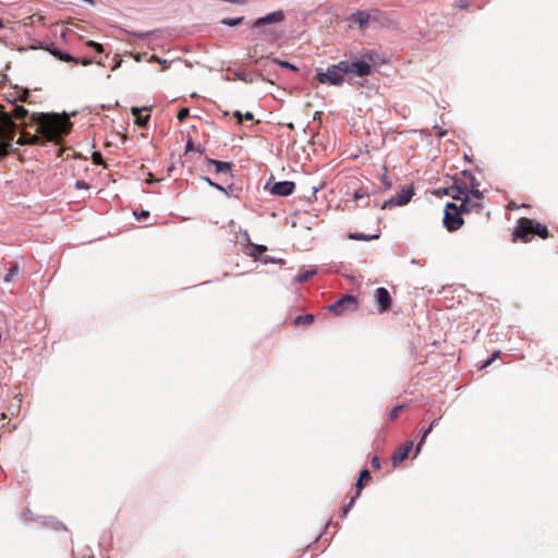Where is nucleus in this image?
<instances>
[{
  "instance_id": "obj_3",
  "label": "nucleus",
  "mask_w": 558,
  "mask_h": 558,
  "mask_svg": "<svg viewBox=\"0 0 558 558\" xmlns=\"http://www.w3.org/2000/svg\"><path fill=\"white\" fill-rule=\"evenodd\" d=\"M13 106L12 111H0V129L5 137L13 140L17 130V124L14 120H23L28 116V110L23 106L16 105V98L10 100Z\"/></svg>"
},
{
  "instance_id": "obj_4",
  "label": "nucleus",
  "mask_w": 558,
  "mask_h": 558,
  "mask_svg": "<svg viewBox=\"0 0 558 558\" xmlns=\"http://www.w3.org/2000/svg\"><path fill=\"white\" fill-rule=\"evenodd\" d=\"M286 19L282 10H278L257 19L251 25V32L256 35L269 36L275 33V27Z\"/></svg>"
},
{
  "instance_id": "obj_54",
  "label": "nucleus",
  "mask_w": 558,
  "mask_h": 558,
  "mask_svg": "<svg viewBox=\"0 0 558 558\" xmlns=\"http://www.w3.org/2000/svg\"><path fill=\"white\" fill-rule=\"evenodd\" d=\"M3 40L0 38V43H2Z\"/></svg>"
},
{
  "instance_id": "obj_42",
  "label": "nucleus",
  "mask_w": 558,
  "mask_h": 558,
  "mask_svg": "<svg viewBox=\"0 0 558 558\" xmlns=\"http://www.w3.org/2000/svg\"><path fill=\"white\" fill-rule=\"evenodd\" d=\"M371 464H372L373 469H375V470L380 469L379 458L377 456L373 457Z\"/></svg>"
},
{
  "instance_id": "obj_37",
  "label": "nucleus",
  "mask_w": 558,
  "mask_h": 558,
  "mask_svg": "<svg viewBox=\"0 0 558 558\" xmlns=\"http://www.w3.org/2000/svg\"><path fill=\"white\" fill-rule=\"evenodd\" d=\"M28 96H29V90L28 89H24L22 92V94L16 98V101L20 100L22 102H26L27 99H28Z\"/></svg>"
},
{
  "instance_id": "obj_10",
  "label": "nucleus",
  "mask_w": 558,
  "mask_h": 558,
  "mask_svg": "<svg viewBox=\"0 0 558 558\" xmlns=\"http://www.w3.org/2000/svg\"><path fill=\"white\" fill-rule=\"evenodd\" d=\"M374 298L379 313H385L390 310L392 300L386 288H377L374 292Z\"/></svg>"
},
{
  "instance_id": "obj_49",
  "label": "nucleus",
  "mask_w": 558,
  "mask_h": 558,
  "mask_svg": "<svg viewBox=\"0 0 558 558\" xmlns=\"http://www.w3.org/2000/svg\"><path fill=\"white\" fill-rule=\"evenodd\" d=\"M246 121H254L253 114L248 111H246Z\"/></svg>"
},
{
  "instance_id": "obj_52",
  "label": "nucleus",
  "mask_w": 558,
  "mask_h": 558,
  "mask_svg": "<svg viewBox=\"0 0 558 558\" xmlns=\"http://www.w3.org/2000/svg\"><path fill=\"white\" fill-rule=\"evenodd\" d=\"M4 27V23L2 21V19H0V28H3Z\"/></svg>"
},
{
  "instance_id": "obj_21",
  "label": "nucleus",
  "mask_w": 558,
  "mask_h": 558,
  "mask_svg": "<svg viewBox=\"0 0 558 558\" xmlns=\"http://www.w3.org/2000/svg\"><path fill=\"white\" fill-rule=\"evenodd\" d=\"M314 319L312 314L299 315L293 319V326H310L314 323Z\"/></svg>"
},
{
  "instance_id": "obj_39",
  "label": "nucleus",
  "mask_w": 558,
  "mask_h": 558,
  "mask_svg": "<svg viewBox=\"0 0 558 558\" xmlns=\"http://www.w3.org/2000/svg\"><path fill=\"white\" fill-rule=\"evenodd\" d=\"M312 275H313V272H308V271L303 272V274H300V275L298 276V280H299L300 282H304V281L308 280V279L311 278V276H312Z\"/></svg>"
},
{
  "instance_id": "obj_46",
  "label": "nucleus",
  "mask_w": 558,
  "mask_h": 558,
  "mask_svg": "<svg viewBox=\"0 0 558 558\" xmlns=\"http://www.w3.org/2000/svg\"><path fill=\"white\" fill-rule=\"evenodd\" d=\"M458 7H459L460 9L465 10V9H468V8H469V3H468V1H466V0H460V1H459Z\"/></svg>"
},
{
  "instance_id": "obj_7",
  "label": "nucleus",
  "mask_w": 558,
  "mask_h": 558,
  "mask_svg": "<svg viewBox=\"0 0 558 558\" xmlns=\"http://www.w3.org/2000/svg\"><path fill=\"white\" fill-rule=\"evenodd\" d=\"M463 211L454 203H448L445 208L442 223L444 227L449 231L453 232L459 230L464 220L462 218Z\"/></svg>"
},
{
  "instance_id": "obj_41",
  "label": "nucleus",
  "mask_w": 558,
  "mask_h": 558,
  "mask_svg": "<svg viewBox=\"0 0 558 558\" xmlns=\"http://www.w3.org/2000/svg\"><path fill=\"white\" fill-rule=\"evenodd\" d=\"M498 356H499V351L495 352L493 354V356L483 364L482 368L489 366Z\"/></svg>"
},
{
  "instance_id": "obj_2",
  "label": "nucleus",
  "mask_w": 558,
  "mask_h": 558,
  "mask_svg": "<svg viewBox=\"0 0 558 558\" xmlns=\"http://www.w3.org/2000/svg\"><path fill=\"white\" fill-rule=\"evenodd\" d=\"M513 241L529 242L533 235H538L542 239L549 236L548 229L545 225L536 222L530 218H520L517 228L513 231Z\"/></svg>"
},
{
  "instance_id": "obj_1",
  "label": "nucleus",
  "mask_w": 558,
  "mask_h": 558,
  "mask_svg": "<svg viewBox=\"0 0 558 558\" xmlns=\"http://www.w3.org/2000/svg\"><path fill=\"white\" fill-rule=\"evenodd\" d=\"M32 121L37 126L36 134L23 133L17 141L21 145H43L45 142L59 144L69 134L71 122L64 113H33Z\"/></svg>"
},
{
  "instance_id": "obj_14",
  "label": "nucleus",
  "mask_w": 558,
  "mask_h": 558,
  "mask_svg": "<svg viewBox=\"0 0 558 558\" xmlns=\"http://www.w3.org/2000/svg\"><path fill=\"white\" fill-rule=\"evenodd\" d=\"M295 184L292 181L277 182L271 186V194L279 196H289L293 193Z\"/></svg>"
},
{
  "instance_id": "obj_35",
  "label": "nucleus",
  "mask_w": 558,
  "mask_h": 558,
  "mask_svg": "<svg viewBox=\"0 0 558 558\" xmlns=\"http://www.w3.org/2000/svg\"><path fill=\"white\" fill-rule=\"evenodd\" d=\"M470 193H471L472 197L475 198V201H478V202L482 201L483 193L478 190V187L477 189H472L470 191Z\"/></svg>"
},
{
  "instance_id": "obj_31",
  "label": "nucleus",
  "mask_w": 558,
  "mask_h": 558,
  "mask_svg": "<svg viewBox=\"0 0 558 558\" xmlns=\"http://www.w3.org/2000/svg\"><path fill=\"white\" fill-rule=\"evenodd\" d=\"M274 62L277 63L278 65H280L281 68L291 70L294 72L299 71V69L294 64L289 63L288 61H281L279 59H274Z\"/></svg>"
},
{
  "instance_id": "obj_29",
  "label": "nucleus",
  "mask_w": 558,
  "mask_h": 558,
  "mask_svg": "<svg viewBox=\"0 0 558 558\" xmlns=\"http://www.w3.org/2000/svg\"><path fill=\"white\" fill-rule=\"evenodd\" d=\"M462 175L470 180L471 190L472 189H477L480 186V183L477 182V180L475 179V177L472 173H470L468 171H463Z\"/></svg>"
},
{
  "instance_id": "obj_44",
  "label": "nucleus",
  "mask_w": 558,
  "mask_h": 558,
  "mask_svg": "<svg viewBox=\"0 0 558 558\" xmlns=\"http://www.w3.org/2000/svg\"><path fill=\"white\" fill-rule=\"evenodd\" d=\"M93 63V59H89V58H83V59H80V62L77 64H82V65H89Z\"/></svg>"
},
{
  "instance_id": "obj_8",
  "label": "nucleus",
  "mask_w": 558,
  "mask_h": 558,
  "mask_svg": "<svg viewBox=\"0 0 558 558\" xmlns=\"http://www.w3.org/2000/svg\"><path fill=\"white\" fill-rule=\"evenodd\" d=\"M356 308L357 300L351 294L343 295L340 300L328 306L329 312H332L337 315H340L348 310L354 311Z\"/></svg>"
},
{
  "instance_id": "obj_19",
  "label": "nucleus",
  "mask_w": 558,
  "mask_h": 558,
  "mask_svg": "<svg viewBox=\"0 0 558 558\" xmlns=\"http://www.w3.org/2000/svg\"><path fill=\"white\" fill-rule=\"evenodd\" d=\"M143 110H148V108L145 107V108H143ZM131 112L136 118L135 119V123L137 125H140L142 128H146L147 126L148 120L150 118L149 114H147L145 117L141 116L142 108H138V107H132Z\"/></svg>"
},
{
  "instance_id": "obj_28",
  "label": "nucleus",
  "mask_w": 558,
  "mask_h": 558,
  "mask_svg": "<svg viewBox=\"0 0 558 558\" xmlns=\"http://www.w3.org/2000/svg\"><path fill=\"white\" fill-rule=\"evenodd\" d=\"M404 408H405V405H404V404H400V405L395 407V408L390 411V413H389V420H390V421H395L396 418H398V417H399V415H400V413H401V411H402Z\"/></svg>"
},
{
  "instance_id": "obj_6",
  "label": "nucleus",
  "mask_w": 558,
  "mask_h": 558,
  "mask_svg": "<svg viewBox=\"0 0 558 558\" xmlns=\"http://www.w3.org/2000/svg\"><path fill=\"white\" fill-rule=\"evenodd\" d=\"M267 251V246L252 243L248 236L246 235V255L252 257L254 263H260L263 265L279 264L281 266L286 264V260L282 258H275L268 256L266 254Z\"/></svg>"
},
{
  "instance_id": "obj_17",
  "label": "nucleus",
  "mask_w": 558,
  "mask_h": 558,
  "mask_svg": "<svg viewBox=\"0 0 558 558\" xmlns=\"http://www.w3.org/2000/svg\"><path fill=\"white\" fill-rule=\"evenodd\" d=\"M207 163L213 166L217 174H229L232 169V163L227 161H220L211 158H206Z\"/></svg>"
},
{
  "instance_id": "obj_16",
  "label": "nucleus",
  "mask_w": 558,
  "mask_h": 558,
  "mask_svg": "<svg viewBox=\"0 0 558 558\" xmlns=\"http://www.w3.org/2000/svg\"><path fill=\"white\" fill-rule=\"evenodd\" d=\"M444 193L450 195L454 199H460L462 202L464 196L469 195L468 186L459 184L458 181H456V184L452 185L451 187L446 189Z\"/></svg>"
},
{
  "instance_id": "obj_15",
  "label": "nucleus",
  "mask_w": 558,
  "mask_h": 558,
  "mask_svg": "<svg viewBox=\"0 0 558 558\" xmlns=\"http://www.w3.org/2000/svg\"><path fill=\"white\" fill-rule=\"evenodd\" d=\"M463 213H480L483 210V204L472 199L470 195H465L463 202L459 206Z\"/></svg>"
},
{
  "instance_id": "obj_26",
  "label": "nucleus",
  "mask_w": 558,
  "mask_h": 558,
  "mask_svg": "<svg viewBox=\"0 0 558 558\" xmlns=\"http://www.w3.org/2000/svg\"><path fill=\"white\" fill-rule=\"evenodd\" d=\"M378 238H379L378 234L372 235V236L365 235L363 233H351V234H349V239H351V240L368 241V240L378 239Z\"/></svg>"
},
{
  "instance_id": "obj_51",
  "label": "nucleus",
  "mask_w": 558,
  "mask_h": 558,
  "mask_svg": "<svg viewBox=\"0 0 558 558\" xmlns=\"http://www.w3.org/2000/svg\"><path fill=\"white\" fill-rule=\"evenodd\" d=\"M238 77L242 81H244V73H238Z\"/></svg>"
},
{
  "instance_id": "obj_36",
  "label": "nucleus",
  "mask_w": 558,
  "mask_h": 558,
  "mask_svg": "<svg viewBox=\"0 0 558 558\" xmlns=\"http://www.w3.org/2000/svg\"><path fill=\"white\" fill-rule=\"evenodd\" d=\"M131 35L137 37V38H146L147 36L151 35L153 32H130Z\"/></svg>"
},
{
  "instance_id": "obj_22",
  "label": "nucleus",
  "mask_w": 558,
  "mask_h": 558,
  "mask_svg": "<svg viewBox=\"0 0 558 558\" xmlns=\"http://www.w3.org/2000/svg\"><path fill=\"white\" fill-rule=\"evenodd\" d=\"M438 421H439V418H435V420L430 423V425H429L426 429H424V430H423V433H422V437H421V439H420V441H418V444H417V446H416L415 453H418V452H420V450H421V448H422L423 444L425 442V440H426V438H427L428 434H429V433L433 430V428L438 424Z\"/></svg>"
},
{
  "instance_id": "obj_18",
  "label": "nucleus",
  "mask_w": 558,
  "mask_h": 558,
  "mask_svg": "<svg viewBox=\"0 0 558 558\" xmlns=\"http://www.w3.org/2000/svg\"><path fill=\"white\" fill-rule=\"evenodd\" d=\"M349 20L353 23H356L361 29H365L371 20V14L366 11H357L353 13Z\"/></svg>"
},
{
  "instance_id": "obj_32",
  "label": "nucleus",
  "mask_w": 558,
  "mask_h": 558,
  "mask_svg": "<svg viewBox=\"0 0 558 558\" xmlns=\"http://www.w3.org/2000/svg\"><path fill=\"white\" fill-rule=\"evenodd\" d=\"M60 60L63 62H74V63L80 62V58L73 57L72 54L64 52V51L60 54Z\"/></svg>"
},
{
  "instance_id": "obj_24",
  "label": "nucleus",
  "mask_w": 558,
  "mask_h": 558,
  "mask_svg": "<svg viewBox=\"0 0 558 558\" xmlns=\"http://www.w3.org/2000/svg\"><path fill=\"white\" fill-rule=\"evenodd\" d=\"M39 47L41 49H46L47 51H49L53 57L58 58L59 60H60V54L63 52L59 48L54 47L53 44L46 45V44L40 43Z\"/></svg>"
},
{
  "instance_id": "obj_47",
  "label": "nucleus",
  "mask_w": 558,
  "mask_h": 558,
  "mask_svg": "<svg viewBox=\"0 0 558 558\" xmlns=\"http://www.w3.org/2000/svg\"><path fill=\"white\" fill-rule=\"evenodd\" d=\"M148 216H149V211L142 210L141 214L137 216V218L141 219V218H146Z\"/></svg>"
},
{
  "instance_id": "obj_20",
  "label": "nucleus",
  "mask_w": 558,
  "mask_h": 558,
  "mask_svg": "<svg viewBox=\"0 0 558 558\" xmlns=\"http://www.w3.org/2000/svg\"><path fill=\"white\" fill-rule=\"evenodd\" d=\"M21 272V267L19 265V263H13L9 269H8V272L5 274L4 278H3V281L5 283H10L12 282Z\"/></svg>"
},
{
  "instance_id": "obj_11",
  "label": "nucleus",
  "mask_w": 558,
  "mask_h": 558,
  "mask_svg": "<svg viewBox=\"0 0 558 558\" xmlns=\"http://www.w3.org/2000/svg\"><path fill=\"white\" fill-rule=\"evenodd\" d=\"M413 448V441L407 440L404 444L399 446L391 456V462L393 466H398L402 463L408 457L410 451Z\"/></svg>"
},
{
  "instance_id": "obj_45",
  "label": "nucleus",
  "mask_w": 558,
  "mask_h": 558,
  "mask_svg": "<svg viewBox=\"0 0 558 558\" xmlns=\"http://www.w3.org/2000/svg\"><path fill=\"white\" fill-rule=\"evenodd\" d=\"M234 117L238 119V123H240V124H241V123H243V121H244V116H243V113H242L241 111H239V110H238V111H235V112H234Z\"/></svg>"
},
{
  "instance_id": "obj_33",
  "label": "nucleus",
  "mask_w": 558,
  "mask_h": 558,
  "mask_svg": "<svg viewBox=\"0 0 558 558\" xmlns=\"http://www.w3.org/2000/svg\"><path fill=\"white\" fill-rule=\"evenodd\" d=\"M202 179L207 182L210 186L215 187L216 190L218 191H221L223 193H228L227 192V189H225V186H222L221 184L217 183V182H214L211 181L209 178L207 177H202Z\"/></svg>"
},
{
  "instance_id": "obj_23",
  "label": "nucleus",
  "mask_w": 558,
  "mask_h": 558,
  "mask_svg": "<svg viewBox=\"0 0 558 558\" xmlns=\"http://www.w3.org/2000/svg\"><path fill=\"white\" fill-rule=\"evenodd\" d=\"M413 192L411 190H402L396 197L397 205H405L410 202Z\"/></svg>"
},
{
  "instance_id": "obj_53",
  "label": "nucleus",
  "mask_w": 558,
  "mask_h": 558,
  "mask_svg": "<svg viewBox=\"0 0 558 558\" xmlns=\"http://www.w3.org/2000/svg\"><path fill=\"white\" fill-rule=\"evenodd\" d=\"M14 98H17L16 96H10V98H8V100H13Z\"/></svg>"
},
{
  "instance_id": "obj_25",
  "label": "nucleus",
  "mask_w": 558,
  "mask_h": 558,
  "mask_svg": "<svg viewBox=\"0 0 558 558\" xmlns=\"http://www.w3.org/2000/svg\"><path fill=\"white\" fill-rule=\"evenodd\" d=\"M244 20V16H239L235 19L226 17L221 20V24L227 26H236L240 25Z\"/></svg>"
},
{
  "instance_id": "obj_38",
  "label": "nucleus",
  "mask_w": 558,
  "mask_h": 558,
  "mask_svg": "<svg viewBox=\"0 0 558 558\" xmlns=\"http://www.w3.org/2000/svg\"><path fill=\"white\" fill-rule=\"evenodd\" d=\"M87 45H88V47H90L92 49H94L97 52H101L102 51V46L100 44H98V43L89 41Z\"/></svg>"
},
{
  "instance_id": "obj_34",
  "label": "nucleus",
  "mask_w": 558,
  "mask_h": 558,
  "mask_svg": "<svg viewBox=\"0 0 558 558\" xmlns=\"http://www.w3.org/2000/svg\"><path fill=\"white\" fill-rule=\"evenodd\" d=\"M190 114V109L189 108H182L180 109V111L178 112L177 114V118L180 122L184 121Z\"/></svg>"
},
{
  "instance_id": "obj_5",
  "label": "nucleus",
  "mask_w": 558,
  "mask_h": 558,
  "mask_svg": "<svg viewBox=\"0 0 558 558\" xmlns=\"http://www.w3.org/2000/svg\"><path fill=\"white\" fill-rule=\"evenodd\" d=\"M345 71H348V68L345 64H343L342 61H340L337 64L330 65L327 71H323L322 69H317L316 72V80L320 84H328V85H335L340 86L344 82V75Z\"/></svg>"
},
{
  "instance_id": "obj_48",
  "label": "nucleus",
  "mask_w": 558,
  "mask_h": 558,
  "mask_svg": "<svg viewBox=\"0 0 558 558\" xmlns=\"http://www.w3.org/2000/svg\"><path fill=\"white\" fill-rule=\"evenodd\" d=\"M226 189H227V192H228L226 194L227 195H231L233 190H234V185L233 184H229Z\"/></svg>"
},
{
  "instance_id": "obj_40",
  "label": "nucleus",
  "mask_w": 558,
  "mask_h": 558,
  "mask_svg": "<svg viewBox=\"0 0 558 558\" xmlns=\"http://www.w3.org/2000/svg\"><path fill=\"white\" fill-rule=\"evenodd\" d=\"M75 187L77 190H87V189H89V184L84 182V181H80L78 180V181L75 182Z\"/></svg>"
},
{
  "instance_id": "obj_13",
  "label": "nucleus",
  "mask_w": 558,
  "mask_h": 558,
  "mask_svg": "<svg viewBox=\"0 0 558 558\" xmlns=\"http://www.w3.org/2000/svg\"><path fill=\"white\" fill-rule=\"evenodd\" d=\"M371 480V473L367 469H364L360 472V476H359V480L355 484V488H356V493L355 495L351 498L350 502L348 504V506H345L343 508V517H345L350 510V508L353 506V504L355 502V500L360 497L361 495V492L363 489V482L364 481H369Z\"/></svg>"
},
{
  "instance_id": "obj_27",
  "label": "nucleus",
  "mask_w": 558,
  "mask_h": 558,
  "mask_svg": "<svg viewBox=\"0 0 558 558\" xmlns=\"http://www.w3.org/2000/svg\"><path fill=\"white\" fill-rule=\"evenodd\" d=\"M368 197H369V194H368L367 190H365L364 187L356 190L353 194L354 201L368 199Z\"/></svg>"
},
{
  "instance_id": "obj_12",
  "label": "nucleus",
  "mask_w": 558,
  "mask_h": 558,
  "mask_svg": "<svg viewBox=\"0 0 558 558\" xmlns=\"http://www.w3.org/2000/svg\"><path fill=\"white\" fill-rule=\"evenodd\" d=\"M226 232L229 235V241L233 244H242V239H244L242 234V227L240 223L235 222L233 219L229 220V222L223 227Z\"/></svg>"
},
{
  "instance_id": "obj_30",
  "label": "nucleus",
  "mask_w": 558,
  "mask_h": 558,
  "mask_svg": "<svg viewBox=\"0 0 558 558\" xmlns=\"http://www.w3.org/2000/svg\"><path fill=\"white\" fill-rule=\"evenodd\" d=\"M7 140H8L7 143L0 144V159L4 158L9 154V150H10V147H11L10 142L12 140H9V137H7Z\"/></svg>"
},
{
  "instance_id": "obj_43",
  "label": "nucleus",
  "mask_w": 558,
  "mask_h": 558,
  "mask_svg": "<svg viewBox=\"0 0 558 558\" xmlns=\"http://www.w3.org/2000/svg\"><path fill=\"white\" fill-rule=\"evenodd\" d=\"M194 149H195V147H194L193 140L189 138L187 142H186V145H185V151L189 153V151H192Z\"/></svg>"
},
{
  "instance_id": "obj_9",
  "label": "nucleus",
  "mask_w": 558,
  "mask_h": 558,
  "mask_svg": "<svg viewBox=\"0 0 558 558\" xmlns=\"http://www.w3.org/2000/svg\"><path fill=\"white\" fill-rule=\"evenodd\" d=\"M343 64L347 65L348 71H345V74H354L359 77L368 76L372 74V65L363 60H355V61H342Z\"/></svg>"
},
{
  "instance_id": "obj_50",
  "label": "nucleus",
  "mask_w": 558,
  "mask_h": 558,
  "mask_svg": "<svg viewBox=\"0 0 558 558\" xmlns=\"http://www.w3.org/2000/svg\"><path fill=\"white\" fill-rule=\"evenodd\" d=\"M7 81V74H0V84H3Z\"/></svg>"
}]
</instances>
